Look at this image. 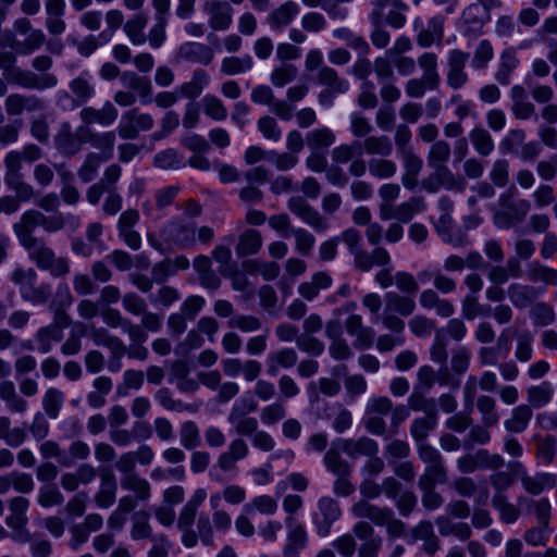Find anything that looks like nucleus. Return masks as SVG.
<instances>
[{
    "label": "nucleus",
    "instance_id": "1",
    "mask_svg": "<svg viewBox=\"0 0 557 557\" xmlns=\"http://www.w3.org/2000/svg\"><path fill=\"white\" fill-rule=\"evenodd\" d=\"M122 176V168L112 163L107 166L99 181L91 184L86 190V200L90 206L101 205L102 213L107 216L116 215L123 207V197L119 191L117 183Z\"/></svg>",
    "mask_w": 557,
    "mask_h": 557
},
{
    "label": "nucleus",
    "instance_id": "2",
    "mask_svg": "<svg viewBox=\"0 0 557 557\" xmlns=\"http://www.w3.org/2000/svg\"><path fill=\"white\" fill-rule=\"evenodd\" d=\"M351 513L359 519H369L377 527H385L389 537H403L406 534V523L395 516L389 507H380L366 500H358L350 508Z\"/></svg>",
    "mask_w": 557,
    "mask_h": 557
},
{
    "label": "nucleus",
    "instance_id": "3",
    "mask_svg": "<svg viewBox=\"0 0 557 557\" xmlns=\"http://www.w3.org/2000/svg\"><path fill=\"white\" fill-rule=\"evenodd\" d=\"M29 259L38 269L49 271L53 277H62L70 273V262L65 257H58L53 249L41 238L22 246Z\"/></svg>",
    "mask_w": 557,
    "mask_h": 557
},
{
    "label": "nucleus",
    "instance_id": "4",
    "mask_svg": "<svg viewBox=\"0 0 557 557\" xmlns=\"http://www.w3.org/2000/svg\"><path fill=\"white\" fill-rule=\"evenodd\" d=\"M500 209L494 213L497 227L508 230L523 222L531 210L528 199L515 200L512 195L504 193L498 198Z\"/></svg>",
    "mask_w": 557,
    "mask_h": 557
},
{
    "label": "nucleus",
    "instance_id": "5",
    "mask_svg": "<svg viewBox=\"0 0 557 557\" xmlns=\"http://www.w3.org/2000/svg\"><path fill=\"white\" fill-rule=\"evenodd\" d=\"M96 346L106 347L110 351L108 369L117 372L122 369V358L125 356L126 345L116 335L110 333L106 327L88 326L87 333Z\"/></svg>",
    "mask_w": 557,
    "mask_h": 557
},
{
    "label": "nucleus",
    "instance_id": "6",
    "mask_svg": "<svg viewBox=\"0 0 557 557\" xmlns=\"http://www.w3.org/2000/svg\"><path fill=\"white\" fill-rule=\"evenodd\" d=\"M417 454L425 465L424 472L419 476L418 481H433L440 484L447 483L448 472L438 449L432 445H422L417 447Z\"/></svg>",
    "mask_w": 557,
    "mask_h": 557
},
{
    "label": "nucleus",
    "instance_id": "7",
    "mask_svg": "<svg viewBox=\"0 0 557 557\" xmlns=\"http://www.w3.org/2000/svg\"><path fill=\"white\" fill-rule=\"evenodd\" d=\"M154 121L150 114L138 109H129L122 114L116 129L122 139H136L141 132L152 129Z\"/></svg>",
    "mask_w": 557,
    "mask_h": 557
},
{
    "label": "nucleus",
    "instance_id": "8",
    "mask_svg": "<svg viewBox=\"0 0 557 557\" xmlns=\"http://www.w3.org/2000/svg\"><path fill=\"white\" fill-rule=\"evenodd\" d=\"M287 208L318 233L326 232L330 228L329 221L301 196L289 198Z\"/></svg>",
    "mask_w": 557,
    "mask_h": 557
},
{
    "label": "nucleus",
    "instance_id": "9",
    "mask_svg": "<svg viewBox=\"0 0 557 557\" xmlns=\"http://www.w3.org/2000/svg\"><path fill=\"white\" fill-rule=\"evenodd\" d=\"M317 506L319 515L313 520L317 533L322 537H326L331 534L332 525L339 520L342 509L339 503L331 496L319 498Z\"/></svg>",
    "mask_w": 557,
    "mask_h": 557
},
{
    "label": "nucleus",
    "instance_id": "10",
    "mask_svg": "<svg viewBox=\"0 0 557 557\" xmlns=\"http://www.w3.org/2000/svg\"><path fill=\"white\" fill-rule=\"evenodd\" d=\"M469 60V53L460 49H453L447 55L446 83L453 90L465 87L469 82V75L466 65Z\"/></svg>",
    "mask_w": 557,
    "mask_h": 557
},
{
    "label": "nucleus",
    "instance_id": "11",
    "mask_svg": "<svg viewBox=\"0 0 557 557\" xmlns=\"http://www.w3.org/2000/svg\"><path fill=\"white\" fill-rule=\"evenodd\" d=\"M203 12L208 15L209 27L213 32H225L233 23L234 10L225 0H209L205 2Z\"/></svg>",
    "mask_w": 557,
    "mask_h": 557
},
{
    "label": "nucleus",
    "instance_id": "12",
    "mask_svg": "<svg viewBox=\"0 0 557 557\" xmlns=\"http://www.w3.org/2000/svg\"><path fill=\"white\" fill-rule=\"evenodd\" d=\"M478 386L481 388V391L486 393L496 391L498 387V379L496 373L493 371H484L480 379H478L475 375H469L467 377L462 387V394L465 406L469 409H472L474 406V399L478 394Z\"/></svg>",
    "mask_w": 557,
    "mask_h": 557
},
{
    "label": "nucleus",
    "instance_id": "13",
    "mask_svg": "<svg viewBox=\"0 0 557 557\" xmlns=\"http://www.w3.org/2000/svg\"><path fill=\"white\" fill-rule=\"evenodd\" d=\"M99 486L94 495V502L101 509L110 508L116 500L117 481L110 468H103L99 472Z\"/></svg>",
    "mask_w": 557,
    "mask_h": 557
},
{
    "label": "nucleus",
    "instance_id": "14",
    "mask_svg": "<svg viewBox=\"0 0 557 557\" xmlns=\"http://www.w3.org/2000/svg\"><path fill=\"white\" fill-rule=\"evenodd\" d=\"M78 132L81 139L90 143L95 149L99 150V154L102 156L103 160L108 161L112 158L116 140L115 132L95 133L88 126L84 125L78 127Z\"/></svg>",
    "mask_w": 557,
    "mask_h": 557
},
{
    "label": "nucleus",
    "instance_id": "15",
    "mask_svg": "<svg viewBox=\"0 0 557 557\" xmlns=\"http://www.w3.org/2000/svg\"><path fill=\"white\" fill-rule=\"evenodd\" d=\"M248 454V444L242 437H236L230 442L227 449L219 455L216 467L223 472L234 471L237 462L245 459Z\"/></svg>",
    "mask_w": 557,
    "mask_h": 557
},
{
    "label": "nucleus",
    "instance_id": "16",
    "mask_svg": "<svg viewBox=\"0 0 557 557\" xmlns=\"http://www.w3.org/2000/svg\"><path fill=\"white\" fill-rule=\"evenodd\" d=\"M346 332L355 337L354 347L356 349H368L373 345L374 331L370 326L363 325V320L360 314H350L345 320Z\"/></svg>",
    "mask_w": 557,
    "mask_h": 557
},
{
    "label": "nucleus",
    "instance_id": "17",
    "mask_svg": "<svg viewBox=\"0 0 557 557\" xmlns=\"http://www.w3.org/2000/svg\"><path fill=\"white\" fill-rule=\"evenodd\" d=\"M38 226H41V211L30 209L21 215L20 220L12 226L21 246H26V244L38 239L34 236V231Z\"/></svg>",
    "mask_w": 557,
    "mask_h": 557
},
{
    "label": "nucleus",
    "instance_id": "18",
    "mask_svg": "<svg viewBox=\"0 0 557 557\" xmlns=\"http://www.w3.org/2000/svg\"><path fill=\"white\" fill-rule=\"evenodd\" d=\"M83 144H86V141L81 139L78 127L73 133L69 122H63L60 125L54 136V145L59 152L63 156L72 157L81 151Z\"/></svg>",
    "mask_w": 557,
    "mask_h": 557
},
{
    "label": "nucleus",
    "instance_id": "19",
    "mask_svg": "<svg viewBox=\"0 0 557 557\" xmlns=\"http://www.w3.org/2000/svg\"><path fill=\"white\" fill-rule=\"evenodd\" d=\"M352 256L355 267L362 272H369L374 265L386 267L391 264L388 251L381 246L374 247L371 252L361 248Z\"/></svg>",
    "mask_w": 557,
    "mask_h": 557
},
{
    "label": "nucleus",
    "instance_id": "20",
    "mask_svg": "<svg viewBox=\"0 0 557 557\" xmlns=\"http://www.w3.org/2000/svg\"><path fill=\"white\" fill-rule=\"evenodd\" d=\"M164 231L171 240L180 248L188 249L196 245V224L181 221L170 222Z\"/></svg>",
    "mask_w": 557,
    "mask_h": 557
},
{
    "label": "nucleus",
    "instance_id": "21",
    "mask_svg": "<svg viewBox=\"0 0 557 557\" xmlns=\"http://www.w3.org/2000/svg\"><path fill=\"white\" fill-rule=\"evenodd\" d=\"M8 506L10 515L5 518V524L20 534L26 530L29 500L24 496H14L9 500Z\"/></svg>",
    "mask_w": 557,
    "mask_h": 557
},
{
    "label": "nucleus",
    "instance_id": "22",
    "mask_svg": "<svg viewBox=\"0 0 557 557\" xmlns=\"http://www.w3.org/2000/svg\"><path fill=\"white\" fill-rule=\"evenodd\" d=\"M299 7L296 2L287 1L273 9L268 17L267 22L272 30H283L288 27L295 17L299 14Z\"/></svg>",
    "mask_w": 557,
    "mask_h": 557
},
{
    "label": "nucleus",
    "instance_id": "23",
    "mask_svg": "<svg viewBox=\"0 0 557 557\" xmlns=\"http://www.w3.org/2000/svg\"><path fill=\"white\" fill-rule=\"evenodd\" d=\"M14 82L26 89L45 90L58 85V77L51 73L36 74L32 71H18Z\"/></svg>",
    "mask_w": 557,
    "mask_h": 557
},
{
    "label": "nucleus",
    "instance_id": "24",
    "mask_svg": "<svg viewBox=\"0 0 557 557\" xmlns=\"http://www.w3.org/2000/svg\"><path fill=\"white\" fill-rule=\"evenodd\" d=\"M177 58L193 62L208 65L213 60L212 49L201 42L187 41L182 44L176 53Z\"/></svg>",
    "mask_w": 557,
    "mask_h": 557
},
{
    "label": "nucleus",
    "instance_id": "25",
    "mask_svg": "<svg viewBox=\"0 0 557 557\" xmlns=\"http://www.w3.org/2000/svg\"><path fill=\"white\" fill-rule=\"evenodd\" d=\"M341 449L350 458L359 456L374 457L379 453L377 443L367 436L359 438H344L339 441Z\"/></svg>",
    "mask_w": 557,
    "mask_h": 557
},
{
    "label": "nucleus",
    "instance_id": "26",
    "mask_svg": "<svg viewBox=\"0 0 557 557\" xmlns=\"http://www.w3.org/2000/svg\"><path fill=\"white\" fill-rule=\"evenodd\" d=\"M419 301L422 308L426 310L434 309L436 314L442 318H449L455 312L454 305L444 298H441L434 289L428 288L421 292Z\"/></svg>",
    "mask_w": 557,
    "mask_h": 557
},
{
    "label": "nucleus",
    "instance_id": "27",
    "mask_svg": "<svg viewBox=\"0 0 557 557\" xmlns=\"http://www.w3.org/2000/svg\"><path fill=\"white\" fill-rule=\"evenodd\" d=\"M521 484L529 494L539 495L545 490L557 486V475L550 472H539L534 475L523 474Z\"/></svg>",
    "mask_w": 557,
    "mask_h": 557
},
{
    "label": "nucleus",
    "instance_id": "28",
    "mask_svg": "<svg viewBox=\"0 0 557 557\" xmlns=\"http://www.w3.org/2000/svg\"><path fill=\"white\" fill-rule=\"evenodd\" d=\"M148 24V15L144 12L134 14L123 27L129 42L134 46H141L147 41L145 29Z\"/></svg>",
    "mask_w": 557,
    "mask_h": 557
},
{
    "label": "nucleus",
    "instance_id": "29",
    "mask_svg": "<svg viewBox=\"0 0 557 557\" xmlns=\"http://www.w3.org/2000/svg\"><path fill=\"white\" fill-rule=\"evenodd\" d=\"M298 355L294 348L285 347L273 351L267 359V371L270 375H275L280 368L290 369L296 366Z\"/></svg>",
    "mask_w": 557,
    "mask_h": 557
},
{
    "label": "nucleus",
    "instance_id": "30",
    "mask_svg": "<svg viewBox=\"0 0 557 557\" xmlns=\"http://www.w3.org/2000/svg\"><path fill=\"white\" fill-rule=\"evenodd\" d=\"M262 244L261 233L255 228H247L238 237L236 255L239 258L256 255L260 251Z\"/></svg>",
    "mask_w": 557,
    "mask_h": 557
},
{
    "label": "nucleus",
    "instance_id": "31",
    "mask_svg": "<svg viewBox=\"0 0 557 557\" xmlns=\"http://www.w3.org/2000/svg\"><path fill=\"white\" fill-rule=\"evenodd\" d=\"M394 150L392 139L386 135H370L361 141V151L372 158L388 157Z\"/></svg>",
    "mask_w": 557,
    "mask_h": 557
},
{
    "label": "nucleus",
    "instance_id": "32",
    "mask_svg": "<svg viewBox=\"0 0 557 557\" xmlns=\"http://www.w3.org/2000/svg\"><path fill=\"white\" fill-rule=\"evenodd\" d=\"M18 542L29 544L32 557H49L52 554V543L44 534L29 533L24 530L15 537Z\"/></svg>",
    "mask_w": 557,
    "mask_h": 557
},
{
    "label": "nucleus",
    "instance_id": "33",
    "mask_svg": "<svg viewBox=\"0 0 557 557\" xmlns=\"http://www.w3.org/2000/svg\"><path fill=\"white\" fill-rule=\"evenodd\" d=\"M474 405L481 414V422L486 426H496L499 423L500 416L497 411V403L493 396L487 394L476 395Z\"/></svg>",
    "mask_w": 557,
    "mask_h": 557
},
{
    "label": "nucleus",
    "instance_id": "34",
    "mask_svg": "<svg viewBox=\"0 0 557 557\" xmlns=\"http://www.w3.org/2000/svg\"><path fill=\"white\" fill-rule=\"evenodd\" d=\"M537 296V289L532 285L512 283L508 286V297L517 309L529 307L536 300Z\"/></svg>",
    "mask_w": 557,
    "mask_h": 557
},
{
    "label": "nucleus",
    "instance_id": "35",
    "mask_svg": "<svg viewBox=\"0 0 557 557\" xmlns=\"http://www.w3.org/2000/svg\"><path fill=\"white\" fill-rule=\"evenodd\" d=\"M532 416L533 411L529 405H519L512 409L510 417L505 420L504 426L510 433H522L527 430Z\"/></svg>",
    "mask_w": 557,
    "mask_h": 557
},
{
    "label": "nucleus",
    "instance_id": "36",
    "mask_svg": "<svg viewBox=\"0 0 557 557\" xmlns=\"http://www.w3.org/2000/svg\"><path fill=\"white\" fill-rule=\"evenodd\" d=\"M69 87L73 94V107H81L87 103L96 94L95 86L85 76L73 78L69 83Z\"/></svg>",
    "mask_w": 557,
    "mask_h": 557
},
{
    "label": "nucleus",
    "instance_id": "37",
    "mask_svg": "<svg viewBox=\"0 0 557 557\" xmlns=\"http://www.w3.org/2000/svg\"><path fill=\"white\" fill-rule=\"evenodd\" d=\"M527 277L532 283L557 286V269L535 260L528 264Z\"/></svg>",
    "mask_w": 557,
    "mask_h": 557
},
{
    "label": "nucleus",
    "instance_id": "38",
    "mask_svg": "<svg viewBox=\"0 0 557 557\" xmlns=\"http://www.w3.org/2000/svg\"><path fill=\"white\" fill-rule=\"evenodd\" d=\"M469 140L481 157H488L495 149L492 135L482 126H475L469 132Z\"/></svg>",
    "mask_w": 557,
    "mask_h": 557
},
{
    "label": "nucleus",
    "instance_id": "39",
    "mask_svg": "<svg viewBox=\"0 0 557 557\" xmlns=\"http://www.w3.org/2000/svg\"><path fill=\"white\" fill-rule=\"evenodd\" d=\"M436 426V414H428L426 417L417 418L411 422L410 425V434L414 442L417 443V447L422 445H430L426 443V438L430 433Z\"/></svg>",
    "mask_w": 557,
    "mask_h": 557
},
{
    "label": "nucleus",
    "instance_id": "40",
    "mask_svg": "<svg viewBox=\"0 0 557 557\" xmlns=\"http://www.w3.org/2000/svg\"><path fill=\"white\" fill-rule=\"evenodd\" d=\"M386 312L398 313L408 317L416 310V301L408 296L400 295L396 292H388L385 295Z\"/></svg>",
    "mask_w": 557,
    "mask_h": 557
},
{
    "label": "nucleus",
    "instance_id": "41",
    "mask_svg": "<svg viewBox=\"0 0 557 557\" xmlns=\"http://www.w3.org/2000/svg\"><path fill=\"white\" fill-rule=\"evenodd\" d=\"M11 425L9 417H0V440L10 447H18L27 440V431L24 428H11Z\"/></svg>",
    "mask_w": 557,
    "mask_h": 557
},
{
    "label": "nucleus",
    "instance_id": "42",
    "mask_svg": "<svg viewBox=\"0 0 557 557\" xmlns=\"http://www.w3.org/2000/svg\"><path fill=\"white\" fill-rule=\"evenodd\" d=\"M519 60L512 48L505 49L499 57V65L495 73V79L502 85L510 83L511 73L518 67Z\"/></svg>",
    "mask_w": 557,
    "mask_h": 557
},
{
    "label": "nucleus",
    "instance_id": "43",
    "mask_svg": "<svg viewBox=\"0 0 557 557\" xmlns=\"http://www.w3.org/2000/svg\"><path fill=\"white\" fill-rule=\"evenodd\" d=\"M336 140V136L329 127L314 128L306 134V145L310 150L325 151Z\"/></svg>",
    "mask_w": 557,
    "mask_h": 557
},
{
    "label": "nucleus",
    "instance_id": "44",
    "mask_svg": "<svg viewBox=\"0 0 557 557\" xmlns=\"http://www.w3.org/2000/svg\"><path fill=\"white\" fill-rule=\"evenodd\" d=\"M121 486L126 491L133 492L135 494V498L139 502H147L151 496L150 483L138 473L122 476Z\"/></svg>",
    "mask_w": 557,
    "mask_h": 557
},
{
    "label": "nucleus",
    "instance_id": "45",
    "mask_svg": "<svg viewBox=\"0 0 557 557\" xmlns=\"http://www.w3.org/2000/svg\"><path fill=\"white\" fill-rule=\"evenodd\" d=\"M317 82L336 92H346L349 88V83L345 78L339 77L336 70L327 65L320 67L317 74Z\"/></svg>",
    "mask_w": 557,
    "mask_h": 557
},
{
    "label": "nucleus",
    "instance_id": "46",
    "mask_svg": "<svg viewBox=\"0 0 557 557\" xmlns=\"http://www.w3.org/2000/svg\"><path fill=\"white\" fill-rule=\"evenodd\" d=\"M444 36L443 21L438 17L432 18L428 27L422 29L417 36V44L421 48H428L432 45H441Z\"/></svg>",
    "mask_w": 557,
    "mask_h": 557
},
{
    "label": "nucleus",
    "instance_id": "47",
    "mask_svg": "<svg viewBox=\"0 0 557 557\" xmlns=\"http://www.w3.org/2000/svg\"><path fill=\"white\" fill-rule=\"evenodd\" d=\"M208 83L209 75L206 71L199 69L194 71L191 79L181 85L177 91L182 97L195 99L201 95Z\"/></svg>",
    "mask_w": 557,
    "mask_h": 557
},
{
    "label": "nucleus",
    "instance_id": "48",
    "mask_svg": "<svg viewBox=\"0 0 557 557\" xmlns=\"http://www.w3.org/2000/svg\"><path fill=\"white\" fill-rule=\"evenodd\" d=\"M426 208L424 198L421 196L410 197L396 206V220L401 223L410 222L414 215L423 212Z\"/></svg>",
    "mask_w": 557,
    "mask_h": 557
},
{
    "label": "nucleus",
    "instance_id": "49",
    "mask_svg": "<svg viewBox=\"0 0 557 557\" xmlns=\"http://www.w3.org/2000/svg\"><path fill=\"white\" fill-rule=\"evenodd\" d=\"M121 83L132 92H137L139 97L145 98L151 94V83L149 78L139 76L135 72L125 71L121 74Z\"/></svg>",
    "mask_w": 557,
    "mask_h": 557
},
{
    "label": "nucleus",
    "instance_id": "50",
    "mask_svg": "<svg viewBox=\"0 0 557 557\" xmlns=\"http://www.w3.org/2000/svg\"><path fill=\"white\" fill-rule=\"evenodd\" d=\"M438 482L433 481H418L420 488L422 506L430 511L436 510L444 504V497L436 491Z\"/></svg>",
    "mask_w": 557,
    "mask_h": 557
},
{
    "label": "nucleus",
    "instance_id": "51",
    "mask_svg": "<svg viewBox=\"0 0 557 557\" xmlns=\"http://www.w3.org/2000/svg\"><path fill=\"white\" fill-rule=\"evenodd\" d=\"M535 457L545 465L553 462L557 453V438L554 435H535Z\"/></svg>",
    "mask_w": 557,
    "mask_h": 557
},
{
    "label": "nucleus",
    "instance_id": "52",
    "mask_svg": "<svg viewBox=\"0 0 557 557\" xmlns=\"http://www.w3.org/2000/svg\"><path fill=\"white\" fill-rule=\"evenodd\" d=\"M553 394V385L547 381H544L539 385L530 386L527 389L529 406L531 408L544 407L552 400Z\"/></svg>",
    "mask_w": 557,
    "mask_h": 557
},
{
    "label": "nucleus",
    "instance_id": "53",
    "mask_svg": "<svg viewBox=\"0 0 557 557\" xmlns=\"http://www.w3.org/2000/svg\"><path fill=\"white\" fill-rule=\"evenodd\" d=\"M430 168L433 169L443 188L455 191H462L466 188V181L461 176L455 175L446 164Z\"/></svg>",
    "mask_w": 557,
    "mask_h": 557
},
{
    "label": "nucleus",
    "instance_id": "54",
    "mask_svg": "<svg viewBox=\"0 0 557 557\" xmlns=\"http://www.w3.org/2000/svg\"><path fill=\"white\" fill-rule=\"evenodd\" d=\"M287 527L289 528L287 534L288 544L284 546L283 554L285 556H292L298 554L299 549L307 545V533L305 528L295 521L292 525Z\"/></svg>",
    "mask_w": 557,
    "mask_h": 557
},
{
    "label": "nucleus",
    "instance_id": "55",
    "mask_svg": "<svg viewBox=\"0 0 557 557\" xmlns=\"http://www.w3.org/2000/svg\"><path fill=\"white\" fill-rule=\"evenodd\" d=\"M180 443L186 450L196 449L200 443V430L193 420L184 421L178 429Z\"/></svg>",
    "mask_w": 557,
    "mask_h": 557
},
{
    "label": "nucleus",
    "instance_id": "56",
    "mask_svg": "<svg viewBox=\"0 0 557 557\" xmlns=\"http://www.w3.org/2000/svg\"><path fill=\"white\" fill-rule=\"evenodd\" d=\"M369 173L377 180L392 178L397 172V164L395 161L386 157L371 158L368 161Z\"/></svg>",
    "mask_w": 557,
    "mask_h": 557
},
{
    "label": "nucleus",
    "instance_id": "57",
    "mask_svg": "<svg viewBox=\"0 0 557 557\" xmlns=\"http://www.w3.org/2000/svg\"><path fill=\"white\" fill-rule=\"evenodd\" d=\"M253 66L252 57L244 54L243 57H226L221 62V73L225 75H238L248 72Z\"/></svg>",
    "mask_w": 557,
    "mask_h": 557
},
{
    "label": "nucleus",
    "instance_id": "58",
    "mask_svg": "<svg viewBox=\"0 0 557 557\" xmlns=\"http://www.w3.org/2000/svg\"><path fill=\"white\" fill-rule=\"evenodd\" d=\"M356 156H362L360 140H354L350 144H341L334 147L331 152L332 161L336 164L350 163Z\"/></svg>",
    "mask_w": 557,
    "mask_h": 557
},
{
    "label": "nucleus",
    "instance_id": "59",
    "mask_svg": "<svg viewBox=\"0 0 557 557\" xmlns=\"http://www.w3.org/2000/svg\"><path fill=\"white\" fill-rule=\"evenodd\" d=\"M64 403V394L55 387H50L42 397V408L50 419H57Z\"/></svg>",
    "mask_w": 557,
    "mask_h": 557
},
{
    "label": "nucleus",
    "instance_id": "60",
    "mask_svg": "<svg viewBox=\"0 0 557 557\" xmlns=\"http://www.w3.org/2000/svg\"><path fill=\"white\" fill-rule=\"evenodd\" d=\"M104 161L98 152L87 153L83 164L77 170L78 178L85 184L90 183L97 176L98 170Z\"/></svg>",
    "mask_w": 557,
    "mask_h": 557
},
{
    "label": "nucleus",
    "instance_id": "61",
    "mask_svg": "<svg viewBox=\"0 0 557 557\" xmlns=\"http://www.w3.org/2000/svg\"><path fill=\"white\" fill-rule=\"evenodd\" d=\"M63 333L55 325L49 324L40 327L35 335L38 343V349L42 354H47L52 349L53 342H60Z\"/></svg>",
    "mask_w": 557,
    "mask_h": 557
},
{
    "label": "nucleus",
    "instance_id": "62",
    "mask_svg": "<svg viewBox=\"0 0 557 557\" xmlns=\"http://www.w3.org/2000/svg\"><path fill=\"white\" fill-rule=\"evenodd\" d=\"M325 468L336 476L350 475L351 466L346 461L336 449H329L323 458Z\"/></svg>",
    "mask_w": 557,
    "mask_h": 557
},
{
    "label": "nucleus",
    "instance_id": "63",
    "mask_svg": "<svg viewBox=\"0 0 557 557\" xmlns=\"http://www.w3.org/2000/svg\"><path fill=\"white\" fill-rule=\"evenodd\" d=\"M451 156L450 144L444 139H440L431 145L426 161L429 166L446 164Z\"/></svg>",
    "mask_w": 557,
    "mask_h": 557
},
{
    "label": "nucleus",
    "instance_id": "64",
    "mask_svg": "<svg viewBox=\"0 0 557 557\" xmlns=\"http://www.w3.org/2000/svg\"><path fill=\"white\" fill-rule=\"evenodd\" d=\"M63 502L64 497L54 483L44 484L39 487L37 503L41 507L60 506Z\"/></svg>",
    "mask_w": 557,
    "mask_h": 557
}]
</instances>
